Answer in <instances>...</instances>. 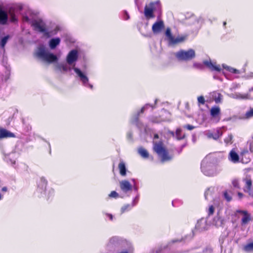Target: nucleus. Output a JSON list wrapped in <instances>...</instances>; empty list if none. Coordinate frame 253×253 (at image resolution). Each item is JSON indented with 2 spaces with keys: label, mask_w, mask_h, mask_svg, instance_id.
<instances>
[{
  "label": "nucleus",
  "mask_w": 253,
  "mask_h": 253,
  "mask_svg": "<svg viewBox=\"0 0 253 253\" xmlns=\"http://www.w3.org/2000/svg\"><path fill=\"white\" fill-rule=\"evenodd\" d=\"M47 185V181L44 177H41L40 178L38 182V190L40 191L41 193L43 191H45L46 190V187Z\"/></svg>",
  "instance_id": "nucleus-22"
},
{
  "label": "nucleus",
  "mask_w": 253,
  "mask_h": 253,
  "mask_svg": "<svg viewBox=\"0 0 253 253\" xmlns=\"http://www.w3.org/2000/svg\"><path fill=\"white\" fill-rule=\"evenodd\" d=\"M35 54L37 57L48 63L55 62L58 60L56 55L50 53L43 45L37 48Z\"/></svg>",
  "instance_id": "nucleus-5"
},
{
  "label": "nucleus",
  "mask_w": 253,
  "mask_h": 253,
  "mask_svg": "<svg viewBox=\"0 0 253 253\" xmlns=\"http://www.w3.org/2000/svg\"><path fill=\"white\" fill-rule=\"evenodd\" d=\"M121 248H123L124 249L122 251L117 253H133L134 248L130 242L127 243Z\"/></svg>",
  "instance_id": "nucleus-24"
},
{
  "label": "nucleus",
  "mask_w": 253,
  "mask_h": 253,
  "mask_svg": "<svg viewBox=\"0 0 253 253\" xmlns=\"http://www.w3.org/2000/svg\"><path fill=\"white\" fill-rule=\"evenodd\" d=\"M205 134L208 138L216 140L221 135V128L218 127L215 129L207 130Z\"/></svg>",
  "instance_id": "nucleus-15"
},
{
  "label": "nucleus",
  "mask_w": 253,
  "mask_h": 253,
  "mask_svg": "<svg viewBox=\"0 0 253 253\" xmlns=\"http://www.w3.org/2000/svg\"><path fill=\"white\" fill-rule=\"evenodd\" d=\"M153 150L161 158L162 162L169 161L172 159V156L169 154L167 150L164 147L162 141L157 142L154 140Z\"/></svg>",
  "instance_id": "nucleus-6"
},
{
  "label": "nucleus",
  "mask_w": 253,
  "mask_h": 253,
  "mask_svg": "<svg viewBox=\"0 0 253 253\" xmlns=\"http://www.w3.org/2000/svg\"><path fill=\"white\" fill-rule=\"evenodd\" d=\"M238 196L240 199H242L243 197V194L241 192H238Z\"/></svg>",
  "instance_id": "nucleus-51"
},
{
  "label": "nucleus",
  "mask_w": 253,
  "mask_h": 253,
  "mask_svg": "<svg viewBox=\"0 0 253 253\" xmlns=\"http://www.w3.org/2000/svg\"><path fill=\"white\" fill-rule=\"evenodd\" d=\"M60 30V27L56 25L53 29H48V33L49 34V35H46V37H50L52 36L56 35L58 32Z\"/></svg>",
  "instance_id": "nucleus-34"
},
{
  "label": "nucleus",
  "mask_w": 253,
  "mask_h": 253,
  "mask_svg": "<svg viewBox=\"0 0 253 253\" xmlns=\"http://www.w3.org/2000/svg\"><path fill=\"white\" fill-rule=\"evenodd\" d=\"M34 30L43 34L44 36L49 35L48 33V29L46 23L42 19L37 18L32 25Z\"/></svg>",
  "instance_id": "nucleus-11"
},
{
  "label": "nucleus",
  "mask_w": 253,
  "mask_h": 253,
  "mask_svg": "<svg viewBox=\"0 0 253 253\" xmlns=\"http://www.w3.org/2000/svg\"><path fill=\"white\" fill-rule=\"evenodd\" d=\"M212 99L216 103L220 102V93L218 91H213L211 93Z\"/></svg>",
  "instance_id": "nucleus-35"
},
{
  "label": "nucleus",
  "mask_w": 253,
  "mask_h": 253,
  "mask_svg": "<svg viewBox=\"0 0 253 253\" xmlns=\"http://www.w3.org/2000/svg\"><path fill=\"white\" fill-rule=\"evenodd\" d=\"M159 138V135H158V134H155L154 135V139H157V138Z\"/></svg>",
  "instance_id": "nucleus-53"
},
{
  "label": "nucleus",
  "mask_w": 253,
  "mask_h": 253,
  "mask_svg": "<svg viewBox=\"0 0 253 253\" xmlns=\"http://www.w3.org/2000/svg\"><path fill=\"white\" fill-rule=\"evenodd\" d=\"M244 250L246 251V252H251V251H253V243H249L247 245H246L245 247H244Z\"/></svg>",
  "instance_id": "nucleus-40"
},
{
  "label": "nucleus",
  "mask_w": 253,
  "mask_h": 253,
  "mask_svg": "<svg viewBox=\"0 0 253 253\" xmlns=\"http://www.w3.org/2000/svg\"><path fill=\"white\" fill-rule=\"evenodd\" d=\"M240 162L243 164H248L251 161V157L248 150L243 149L240 153Z\"/></svg>",
  "instance_id": "nucleus-16"
},
{
  "label": "nucleus",
  "mask_w": 253,
  "mask_h": 253,
  "mask_svg": "<svg viewBox=\"0 0 253 253\" xmlns=\"http://www.w3.org/2000/svg\"><path fill=\"white\" fill-rule=\"evenodd\" d=\"M129 242V241H127L123 238L118 236H114L109 239L107 246V247L110 248L113 247L122 248Z\"/></svg>",
  "instance_id": "nucleus-12"
},
{
  "label": "nucleus",
  "mask_w": 253,
  "mask_h": 253,
  "mask_svg": "<svg viewBox=\"0 0 253 253\" xmlns=\"http://www.w3.org/2000/svg\"><path fill=\"white\" fill-rule=\"evenodd\" d=\"M36 16L31 11L27 12L26 14L23 16V20L24 22H26L31 25H33V23L37 20Z\"/></svg>",
  "instance_id": "nucleus-21"
},
{
  "label": "nucleus",
  "mask_w": 253,
  "mask_h": 253,
  "mask_svg": "<svg viewBox=\"0 0 253 253\" xmlns=\"http://www.w3.org/2000/svg\"><path fill=\"white\" fill-rule=\"evenodd\" d=\"M148 106H150V105L149 104H146L141 108L140 111L138 112L136 114L133 116L131 120V122L132 123L137 125L139 114L143 113L144 111V110H146L148 107Z\"/></svg>",
  "instance_id": "nucleus-25"
},
{
  "label": "nucleus",
  "mask_w": 253,
  "mask_h": 253,
  "mask_svg": "<svg viewBox=\"0 0 253 253\" xmlns=\"http://www.w3.org/2000/svg\"><path fill=\"white\" fill-rule=\"evenodd\" d=\"M109 196L111 198H117L119 197V194L116 191H113L110 193Z\"/></svg>",
  "instance_id": "nucleus-45"
},
{
  "label": "nucleus",
  "mask_w": 253,
  "mask_h": 253,
  "mask_svg": "<svg viewBox=\"0 0 253 253\" xmlns=\"http://www.w3.org/2000/svg\"><path fill=\"white\" fill-rule=\"evenodd\" d=\"M15 137V135L13 133L7 130L6 129L3 128H0V139L2 138Z\"/></svg>",
  "instance_id": "nucleus-23"
},
{
  "label": "nucleus",
  "mask_w": 253,
  "mask_h": 253,
  "mask_svg": "<svg viewBox=\"0 0 253 253\" xmlns=\"http://www.w3.org/2000/svg\"><path fill=\"white\" fill-rule=\"evenodd\" d=\"M56 68L61 73H66L74 70L76 76L82 83V84L91 89L93 88V85L89 84V79L87 76L86 72L84 70H81L77 67H72L69 65L67 63H57L56 65Z\"/></svg>",
  "instance_id": "nucleus-3"
},
{
  "label": "nucleus",
  "mask_w": 253,
  "mask_h": 253,
  "mask_svg": "<svg viewBox=\"0 0 253 253\" xmlns=\"http://www.w3.org/2000/svg\"><path fill=\"white\" fill-rule=\"evenodd\" d=\"M174 54L179 61H183L191 60L196 56L195 51L193 49H189L188 50H180Z\"/></svg>",
  "instance_id": "nucleus-8"
},
{
  "label": "nucleus",
  "mask_w": 253,
  "mask_h": 253,
  "mask_svg": "<svg viewBox=\"0 0 253 253\" xmlns=\"http://www.w3.org/2000/svg\"><path fill=\"white\" fill-rule=\"evenodd\" d=\"M165 24L162 20H158L155 22L152 27V30L154 34L160 33L164 29Z\"/></svg>",
  "instance_id": "nucleus-18"
},
{
  "label": "nucleus",
  "mask_w": 253,
  "mask_h": 253,
  "mask_svg": "<svg viewBox=\"0 0 253 253\" xmlns=\"http://www.w3.org/2000/svg\"><path fill=\"white\" fill-rule=\"evenodd\" d=\"M184 128H187L188 130H191L195 128V126L190 125H187L183 126Z\"/></svg>",
  "instance_id": "nucleus-47"
},
{
  "label": "nucleus",
  "mask_w": 253,
  "mask_h": 253,
  "mask_svg": "<svg viewBox=\"0 0 253 253\" xmlns=\"http://www.w3.org/2000/svg\"><path fill=\"white\" fill-rule=\"evenodd\" d=\"M166 40L168 42L169 44L173 45L183 42L186 36H175L172 35L170 28H167L165 32Z\"/></svg>",
  "instance_id": "nucleus-7"
},
{
  "label": "nucleus",
  "mask_w": 253,
  "mask_h": 253,
  "mask_svg": "<svg viewBox=\"0 0 253 253\" xmlns=\"http://www.w3.org/2000/svg\"><path fill=\"white\" fill-rule=\"evenodd\" d=\"M220 109L219 107L213 106L210 110V114L212 119H216L219 115Z\"/></svg>",
  "instance_id": "nucleus-28"
},
{
  "label": "nucleus",
  "mask_w": 253,
  "mask_h": 253,
  "mask_svg": "<svg viewBox=\"0 0 253 253\" xmlns=\"http://www.w3.org/2000/svg\"><path fill=\"white\" fill-rule=\"evenodd\" d=\"M118 168L120 171V174L123 176H126V165L123 161H121L120 162L118 165Z\"/></svg>",
  "instance_id": "nucleus-29"
},
{
  "label": "nucleus",
  "mask_w": 253,
  "mask_h": 253,
  "mask_svg": "<svg viewBox=\"0 0 253 253\" xmlns=\"http://www.w3.org/2000/svg\"><path fill=\"white\" fill-rule=\"evenodd\" d=\"M161 7L160 1L157 0L150 3L148 5H146L144 8V15L147 19L153 18L154 15L153 12L159 10Z\"/></svg>",
  "instance_id": "nucleus-10"
},
{
  "label": "nucleus",
  "mask_w": 253,
  "mask_h": 253,
  "mask_svg": "<svg viewBox=\"0 0 253 253\" xmlns=\"http://www.w3.org/2000/svg\"><path fill=\"white\" fill-rule=\"evenodd\" d=\"M169 133L173 136H174V133L173 131H170Z\"/></svg>",
  "instance_id": "nucleus-54"
},
{
  "label": "nucleus",
  "mask_w": 253,
  "mask_h": 253,
  "mask_svg": "<svg viewBox=\"0 0 253 253\" xmlns=\"http://www.w3.org/2000/svg\"><path fill=\"white\" fill-rule=\"evenodd\" d=\"M253 117V108L251 109L249 111H247L245 114L244 118L249 119Z\"/></svg>",
  "instance_id": "nucleus-41"
},
{
  "label": "nucleus",
  "mask_w": 253,
  "mask_h": 253,
  "mask_svg": "<svg viewBox=\"0 0 253 253\" xmlns=\"http://www.w3.org/2000/svg\"><path fill=\"white\" fill-rule=\"evenodd\" d=\"M207 228L208 224L207 223V220L206 218H202L198 220L195 225V229L199 231V232H201L207 229Z\"/></svg>",
  "instance_id": "nucleus-20"
},
{
  "label": "nucleus",
  "mask_w": 253,
  "mask_h": 253,
  "mask_svg": "<svg viewBox=\"0 0 253 253\" xmlns=\"http://www.w3.org/2000/svg\"><path fill=\"white\" fill-rule=\"evenodd\" d=\"M79 57V52L76 49H72L69 52L66 57L67 63L72 67H76V63Z\"/></svg>",
  "instance_id": "nucleus-13"
},
{
  "label": "nucleus",
  "mask_w": 253,
  "mask_h": 253,
  "mask_svg": "<svg viewBox=\"0 0 253 253\" xmlns=\"http://www.w3.org/2000/svg\"><path fill=\"white\" fill-rule=\"evenodd\" d=\"M221 191L220 186L211 187L205 192L204 197L206 200L211 202L206 211L208 217L216 214L212 221V224L217 228L221 226Z\"/></svg>",
  "instance_id": "nucleus-1"
},
{
  "label": "nucleus",
  "mask_w": 253,
  "mask_h": 253,
  "mask_svg": "<svg viewBox=\"0 0 253 253\" xmlns=\"http://www.w3.org/2000/svg\"><path fill=\"white\" fill-rule=\"evenodd\" d=\"M124 19L126 20H127L129 19V16L126 11L124 12Z\"/></svg>",
  "instance_id": "nucleus-48"
},
{
  "label": "nucleus",
  "mask_w": 253,
  "mask_h": 253,
  "mask_svg": "<svg viewBox=\"0 0 253 253\" xmlns=\"http://www.w3.org/2000/svg\"><path fill=\"white\" fill-rule=\"evenodd\" d=\"M181 131H182L181 129L180 128H177L176 130L175 135H176V138L178 140H180V139H183L185 137L184 134H181Z\"/></svg>",
  "instance_id": "nucleus-37"
},
{
  "label": "nucleus",
  "mask_w": 253,
  "mask_h": 253,
  "mask_svg": "<svg viewBox=\"0 0 253 253\" xmlns=\"http://www.w3.org/2000/svg\"><path fill=\"white\" fill-rule=\"evenodd\" d=\"M9 36H6L3 37L1 39V42L0 43V46L1 48H4V47L5 45L6 44V42H7V41L9 39Z\"/></svg>",
  "instance_id": "nucleus-38"
},
{
  "label": "nucleus",
  "mask_w": 253,
  "mask_h": 253,
  "mask_svg": "<svg viewBox=\"0 0 253 253\" xmlns=\"http://www.w3.org/2000/svg\"><path fill=\"white\" fill-rule=\"evenodd\" d=\"M221 158L220 152H213L207 155L202 160L201 169L202 173L208 176H214L220 171V160Z\"/></svg>",
  "instance_id": "nucleus-2"
},
{
  "label": "nucleus",
  "mask_w": 253,
  "mask_h": 253,
  "mask_svg": "<svg viewBox=\"0 0 253 253\" xmlns=\"http://www.w3.org/2000/svg\"><path fill=\"white\" fill-rule=\"evenodd\" d=\"M8 15L9 16V21L11 22H16L17 21V18L14 12L10 10L8 14L7 12L0 8V24L4 25L7 24L8 21Z\"/></svg>",
  "instance_id": "nucleus-9"
},
{
  "label": "nucleus",
  "mask_w": 253,
  "mask_h": 253,
  "mask_svg": "<svg viewBox=\"0 0 253 253\" xmlns=\"http://www.w3.org/2000/svg\"><path fill=\"white\" fill-rule=\"evenodd\" d=\"M157 101V99H156L155 101V103H156Z\"/></svg>",
  "instance_id": "nucleus-59"
},
{
  "label": "nucleus",
  "mask_w": 253,
  "mask_h": 253,
  "mask_svg": "<svg viewBox=\"0 0 253 253\" xmlns=\"http://www.w3.org/2000/svg\"><path fill=\"white\" fill-rule=\"evenodd\" d=\"M134 190L135 191H136V192H137V187H134Z\"/></svg>",
  "instance_id": "nucleus-56"
},
{
  "label": "nucleus",
  "mask_w": 253,
  "mask_h": 253,
  "mask_svg": "<svg viewBox=\"0 0 253 253\" xmlns=\"http://www.w3.org/2000/svg\"><path fill=\"white\" fill-rule=\"evenodd\" d=\"M222 68L225 69L226 71L235 74H238L240 73V72L239 70L232 68L231 67L227 66L224 64H222Z\"/></svg>",
  "instance_id": "nucleus-31"
},
{
  "label": "nucleus",
  "mask_w": 253,
  "mask_h": 253,
  "mask_svg": "<svg viewBox=\"0 0 253 253\" xmlns=\"http://www.w3.org/2000/svg\"><path fill=\"white\" fill-rule=\"evenodd\" d=\"M226 24V22H224L223 23V25H224V26H225Z\"/></svg>",
  "instance_id": "nucleus-57"
},
{
  "label": "nucleus",
  "mask_w": 253,
  "mask_h": 253,
  "mask_svg": "<svg viewBox=\"0 0 253 253\" xmlns=\"http://www.w3.org/2000/svg\"><path fill=\"white\" fill-rule=\"evenodd\" d=\"M179 241V240H173L172 241V243H175V242H178Z\"/></svg>",
  "instance_id": "nucleus-55"
},
{
  "label": "nucleus",
  "mask_w": 253,
  "mask_h": 253,
  "mask_svg": "<svg viewBox=\"0 0 253 253\" xmlns=\"http://www.w3.org/2000/svg\"><path fill=\"white\" fill-rule=\"evenodd\" d=\"M132 208L131 204H126L123 206L121 209V213H123L125 212L130 211Z\"/></svg>",
  "instance_id": "nucleus-36"
},
{
  "label": "nucleus",
  "mask_w": 253,
  "mask_h": 253,
  "mask_svg": "<svg viewBox=\"0 0 253 253\" xmlns=\"http://www.w3.org/2000/svg\"><path fill=\"white\" fill-rule=\"evenodd\" d=\"M243 181L245 182L244 191L249 193L252 191V180L250 177H246L244 179Z\"/></svg>",
  "instance_id": "nucleus-26"
},
{
  "label": "nucleus",
  "mask_w": 253,
  "mask_h": 253,
  "mask_svg": "<svg viewBox=\"0 0 253 253\" xmlns=\"http://www.w3.org/2000/svg\"><path fill=\"white\" fill-rule=\"evenodd\" d=\"M139 195L138 194L135 196V197L133 199L131 205L133 207L135 206L138 202Z\"/></svg>",
  "instance_id": "nucleus-43"
},
{
  "label": "nucleus",
  "mask_w": 253,
  "mask_h": 253,
  "mask_svg": "<svg viewBox=\"0 0 253 253\" xmlns=\"http://www.w3.org/2000/svg\"><path fill=\"white\" fill-rule=\"evenodd\" d=\"M236 212L243 215L241 221L242 226H245L253 220V217L247 211L238 210L236 211Z\"/></svg>",
  "instance_id": "nucleus-14"
},
{
  "label": "nucleus",
  "mask_w": 253,
  "mask_h": 253,
  "mask_svg": "<svg viewBox=\"0 0 253 253\" xmlns=\"http://www.w3.org/2000/svg\"><path fill=\"white\" fill-rule=\"evenodd\" d=\"M61 40L59 38H55L51 39L49 41V46L50 49H53L58 46L60 43Z\"/></svg>",
  "instance_id": "nucleus-27"
},
{
  "label": "nucleus",
  "mask_w": 253,
  "mask_h": 253,
  "mask_svg": "<svg viewBox=\"0 0 253 253\" xmlns=\"http://www.w3.org/2000/svg\"><path fill=\"white\" fill-rule=\"evenodd\" d=\"M138 154L143 158H148L149 157V153L143 147H140L138 149Z\"/></svg>",
  "instance_id": "nucleus-32"
},
{
  "label": "nucleus",
  "mask_w": 253,
  "mask_h": 253,
  "mask_svg": "<svg viewBox=\"0 0 253 253\" xmlns=\"http://www.w3.org/2000/svg\"><path fill=\"white\" fill-rule=\"evenodd\" d=\"M120 187L121 190L125 193L131 191L132 189V185L126 180H123L120 182Z\"/></svg>",
  "instance_id": "nucleus-19"
},
{
  "label": "nucleus",
  "mask_w": 253,
  "mask_h": 253,
  "mask_svg": "<svg viewBox=\"0 0 253 253\" xmlns=\"http://www.w3.org/2000/svg\"><path fill=\"white\" fill-rule=\"evenodd\" d=\"M190 21H194V23H193L194 24H196V23L199 24L200 23V22H201V19H197L194 16H192L190 18Z\"/></svg>",
  "instance_id": "nucleus-46"
},
{
  "label": "nucleus",
  "mask_w": 253,
  "mask_h": 253,
  "mask_svg": "<svg viewBox=\"0 0 253 253\" xmlns=\"http://www.w3.org/2000/svg\"><path fill=\"white\" fill-rule=\"evenodd\" d=\"M232 184L234 187L237 188V189H240V185L239 184V180L237 179H234L232 181Z\"/></svg>",
  "instance_id": "nucleus-42"
},
{
  "label": "nucleus",
  "mask_w": 253,
  "mask_h": 253,
  "mask_svg": "<svg viewBox=\"0 0 253 253\" xmlns=\"http://www.w3.org/2000/svg\"><path fill=\"white\" fill-rule=\"evenodd\" d=\"M233 195V192L230 190H226L223 193L224 197L228 202H229L232 200Z\"/></svg>",
  "instance_id": "nucleus-33"
},
{
  "label": "nucleus",
  "mask_w": 253,
  "mask_h": 253,
  "mask_svg": "<svg viewBox=\"0 0 253 253\" xmlns=\"http://www.w3.org/2000/svg\"><path fill=\"white\" fill-rule=\"evenodd\" d=\"M1 191L2 192H6L7 191V188L6 186H4L1 188Z\"/></svg>",
  "instance_id": "nucleus-50"
},
{
  "label": "nucleus",
  "mask_w": 253,
  "mask_h": 253,
  "mask_svg": "<svg viewBox=\"0 0 253 253\" xmlns=\"http://www.w3.org/2000/svg\"><path fill=\"white\" fill-rule=\"evenodd\" d=\"M106 216L107 217H108L109 218V219L111 220H112L113 219V216L112 214H110V213H106Z\"/></svg>",
  "instance_id": "nucleus-49"
},
{
  "label": "nucleus",
  "mask_w": 253,
  "mask_h": 253,
  "mask_svg": "<svg viewBox=\"0 0 253 253\" xmlns=\"http://www.w3.org/2000/svg\"><path fill=\"white\" fill-rule=\"evenodd\" d=\"M240 154L239 155L234 149H232L229 153L228 159V160L234 163L237 164L240 162Z\"/></svg>",
  "instance_id": "nucleus-17"
},
{
  "label": "nucleus",
  "mask_w": 253,
  "mask_h": 253,
  "mask_svg": "<svg viewBox=\"0 0 253 253\" xmlns=\"http://www.w3.org/2000/svg\"><path fill=\"white\" fill-rule=\"evenodd\" d=\"M197 99H198V103L199 105L200 104L203 105L205 104V100L204 96H200L198 97Z\"/></svg>",
  "instance_id": "nucleus-44"
},
{
  "label": "nucleus",
  "mask_w": 253,
  "mask_h": 253,
  "mask_svg": "<svg viewBox=\"0 0 253 253\" xmlns=\"http://www.w3.org/2000/svg\"><path fill=\"white\" fill-rule=\"evenodd\" d=\"M54 193V190L52 188H50L47 191L46 190H45V191H43L42 193V196H44L45 198L49 199L53 196Z\"/></svg>",
  "instance_id": "nucleus-30"
},
{
  "label": "nucleus",
  "mask_w": 253,
  "mask_h": 253,
  "mask_svg": "<svg viewBox=\"0 0 253 253\" xmlns=\"http://www.w3.org/2000/svg\"><path fill=\"white\" fill-rule=\"evenodd\" d=\"M251 91H253V87L250 89Z\"/></svg>",
  "instance_id": "nucleus-58"
},
{
  "label": "nucleus",
  "mask_w": 253,
  "mask_h": 253,
  "mask_svg": "<svg viewBox=\"0 0 253 253\" xmlns=\"http://www.w3.org/2000/svg\"><path fill=\"white\" fill-rule=\"evenodd\" d=\"M233 136L232 134H229L228 136L226 137L224 141L226 143V145L231 144L233 143L232 141Z\"/></svg>",
  "instance_id": "nucleus-39"
},
{
  "label": "nucleus",
  "mask_w": 253,
  "mask_h": 253,
  "mask_svg": "<svg viewBox=\"0 0 253 253\" xmlns=\"http://www.w3.org/2000/svg\"><path fill=\"white\" fill-rule=\"evenodd\" d=\"M249 148L250 151L253 153V144L252 143L250 144Z\"/></svg>",
  "instance_id": "nucleus-52"
},
{
  "label": "nucleus",
  "mask_w": 253,
  "mask_h": 253,
  "mask_svg": "<svg viewBox=\"0 0 253 253\" xmlns=\"http://www.w3.org/2000/svg\"><path fill=\"white\" fill-rule=\"evenodd\" d=\"M193 67L195 69L201 70H204L206 67L213 72L214 79L220 80L221 72L220 65L210 58L204 60L202 63L195 62L193 64Z\"/></svg>",
  "instance_id": "nucleus-4"
}]
</instances>
